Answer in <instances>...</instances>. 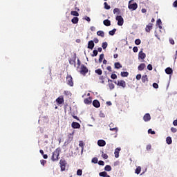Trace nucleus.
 Returning a JSON list of instances; mask_svg holds the SVG:
<instances>
[{
  "mask_svg": "<svg viewBox=\"0 0 177 177\" xmlns=\"http://www.w3.org/2000/svg\"><path fill=\"white\" fill-rule=\"evenodd\" d=\"M60 153H62V149L60 148H57L54 152H53V155L51 156V160L52 161H57L59 160Z\"/></svg>",
  "mask_w": 177,
  "mask_h": 177,
  "instance_id": "obj_1",
  "label": "nucleus"
},
{
  "mask_svg": "<svg viewBox=\"0 0 177 177\" xmlns=\"http://www.w3.org/2000/svg\"><path fill=\"white\" fill-rule=\"evenodd\" d=\"M133 0L129 1L128 8L130 10H136L138 9V3L136 2H133Z\"/></svg>",
  "mask_w": 177,
  "mask_h": 177,
  "instance_id": "obj_2",
  "label": "nucleus"
},
{
  "mask_svg": "<svg viewBox=\"0 0 177 177\" xmlns=\"http://www.w3.org/2000/svg\"><path fill=\"white\" fill-rule=\"evenodd\" d=\"M88 71H89V69H88L86 66L82 64L80 71V74H82V75H86V74H88Z\"/></svg>",
  "mask_w": 177,
  "mask_h": 177,
  "instance_id": "obj_3",
  "label": "nucleus"
},
{
  "mask_svg": "<svg viewBox=\"0 0 177 177\" xmlns=\"http://www.w3.org/2000/svg\"><path fill=\"white\" fill-rule=\"evenodd\" d=\"M115 20L118 21V26H124V18L121 15H117L115 17Z\"/></svg>",
  "mask_w": 177,
  "mask_h": 177,
  "instance_id": "obj_4",
  "label": "nucleus"
},
{
  "mask_svg": "<svg viewBox=\"0 0 177 177\" xmlns=\"http://www.w3.org/2000/svg\"><path fill=\"white\" fill-rule=\"evenodd\" d=\"M59 165L62 172H63V171H66V165H67V162L66 161V160L61 159L59 160Z\"/></svg>",
  "mask_w": 177,
  "mask_h": 177,
  "instance_id": "obj_5",
  "label": "nucleus"
},
{
  "mask_svg": "<svg viewBox=\"0 0 177 177\" xmlns=\"http://www.w3.org/2000/svg\"><path fill=\"white\" fill-rule=\"evenodd\" d=\"M66 84L69 85V86H74V82H73V77H71V75H67Z\"/></svg>",
  "mask_w": 177,
  "mask_h": 177,
  "instance_id": "obj_6",
  "label": "nucleus"
},
{
  "mask_svg": "<svg viewBox=\"0 0 177 177\" xmlns=\"http://www.w3.org/2000/svg\"><path fill=\"white\" fill-rule=\"evenodd\" d=\"M87 48L88 49H91V50H93L95 48V41H93V40L88 41Z\"/></svg>",
  "mask_w": 177,
  "mask_h": 177,
  "instance_id": "obj_7",
  "label": "nucleus"
},
{
  "mask_svg": "<svg viewBox=\"0 0 177 177\" xmlns=\"http://www.w3.org/2000/svg\"><path fill=\"white\" fill-rule=\"evenodd\" d=\"M71 127L73 129H80V128H81V124L77 122H73Z\"/></svg>",
  "mask_w": 177,
  "mask_h": 177,
  "instance_id": "obj_8",
  "label": "nucleus"
},
{
  "mask_svg": "<svg viewBox=\"0 0 177 177\" xmlns=\"http://www.w3.org/2000/svg\"><path fill=\"white\" fill-rule=\"evenodd\" d=\"M165 71L166 74H168V75H169V78L171 79V76L172 75V74H174V70H172L171 67H167L166 68Z\"/></svg>",
  "mask_w": 177,
  "mask_h": 177,
  "instance_id": "obj_9",
  "label": "nucleus"
},
{
  "mask_svg": "<svg viewBox=\"0 0 177 177\" xmlns=\"http://www.w3.org/2000/svg\"><path fill=\"white\" fill-rule=\"evenodd\" d=\"M97 145V146H99V147H104V146H106V140H98Z\"/></svg>",
  "mask_w": 177,
  "mask_h": 177,
  "instance_id": "obj_10",
  "label": "nucleus"
},
{
  "mask_svg": "<svg viewBox=\"0 0 177 177\" xmlns=\"http://www.w3.org/2000/svg\"><path fill=\"white\" fill-rule=\"evenodd\" d=\"M138 59H141V60H145V59H146V53H143V50H141L139 52Z\"/></svg>",
  "mask_w": 177,
  "mask_h": 177,
  "instance_id": "obj_11",
  "label": "nucleus"
},
{
  "mask_svg": "<svg viewBox=\"0 0 177 177\" xmlns=\"http://www.w3.org/2000/svg\"><path fill=\"white\" fill-rule=\"evenodd\" d=\"M118 86H122V88H125L127 86V83L124 80H118Z\"/></svg>",
  "mask_w": 177,
  "mask_h": 177,
  "instance_id": "obj_12",
  "label": "nucleus"
},
{
  "mask_svg": "<svg viewBox=\"0 0 177 177\" xmlns=\"http://www.w3.org/2000/svg\"><path fill=\"white\" fill-rule=\"evenodd\" d=\"M143 120L145 122H148V121H150V120H151V116L150 115V113H146L143 116Z\"/></svg>",
  "mask_w": 177,
  "mask_h": 177,
  "instance_id": "obj_13",
  "label": "nucleus"
},
{
  "mask_svg": "<svg viewBox=\"0 0 177 177\" xmlns=\"http://www.w3.org/2000/svg\"><path fill=\"white\" fill-rule=\"evenodd\" d=\"M93 106L95 107V109H99V107H100V102L97 100H94L93 101Z\"/></svg>",
  "mask_w": 177,
  "mask_h": 177,
  "instance_id": "obj_14",
  "label": "nucleus"
},
{
  "mask_svg": "<svg viewBox=\"0 0 177 177\" xmlns=\"http://www.w3.org/2000/svg\"><path fill=\"white\" fill-rule=\"evenodd\" d=\"M153 28V24L150 23L148 25H147L145 28L146 32H150L151 31V29Z\"/></svg>",
  "mask_w": 177,
  "mask_h": 177,
  "instance_id": "obj_15",
  "label": "nucleus"
},
{
  "mask_svg": "<svg viewBox=\"0 0 177 177\" xmlns=\"http://www.w3.org/2000/svg\"><path fill=\"white\" fill-rule=\"evenodd\" d=\"M120 151H121V148L120 147H118L115 149L114 154H115V158H118V157H120Z\"/></svg>",
  "mask_w": 177,
  "mask_h": 177,
  "instance_id": "obj_16",
  "label": "nucleus"
},
{
  "mask_svg": "<svg viewBox=\"0 0 177 177\" xmlns=\"http://www.w3.org/2000/svg\"><path fill=\"white\" fill-rule=\"evenodd\" d=\"M145 68H146V64L145 63H142L140 64L138 66V70L139 71H143V70H145Z\"/></svg>",
  "mask_w": 177,
  "mask_h": 177,
  "instance_id": "obj_17",
  "label": "nucleus"
},
{
  "mask_svg": "<svg viewBox=\"0 0 177 177\" xmlns=\"http://www.w3.org/2000/svg\"><path fill=\"white\" fill-rule=\"evenodd\" d=\"M104 26H106V27H110L111 26V21L109 19H105L103 21Z\"/></svg>",
  "mask_w": 177,
  "mask_h": 177,
  "instance_id": "obj_18",
  "label": "nucleus"
},
{
  "mask_svg": "<svg viewBox=\"0 0 177 177\" xmlns=\"http://www.w3.org/2000/svg\"><path fill=\"white\" fill-rule=\"evenodd\" d=\"M78 21H80V19L78 18V17H74L71 19V23H73V24H78Z\"/></svg>",
  "mask_w": 177,
  "mask_h": 177,
  "instance_id": "obj_19",
  "label": "nucleus"
},
{
  "mask_svg": "<svg viewBox=\"0 0 177 177\" xmlns=\"http://www.w3.org/2000/svg\"><path fill=\"white\" fill-rule=\"evenodd\" d=\"M56 102L58 104H63V103H64V98L59 97L56 99Z\"/></svg>",
  "mask_w": 177,
  "mask_h": 177,
  "instance_id": "obj_20",
  "label": "nucleus"
},
{
  "mask_svg": "<svg viewBox=\"0 0 177 177\" xmlns=\"http://www.w3.org/2000/svg\"><path fill=\"white\" fill-rule=\"evenodd\" d=\"M114 67L117 70H120V68H122V65H121V63H120V62H115L114 64Z\"/></svg>",
  "mask_w": 177,
  "mask_h": 177,
  "instance_id": "obj_21",
  "label": "nucleus"
},
{
  "mask_svg": "<svg viewBox=\"0 0 177 177\" xmlns=\"http://www.w3.org/2000/svg\"><path fill=\"white\" fill-rule=\"evenodd\" d=\"M166 143L167 145H172V138L171 136H168L166 138Z\"/></svg>",
  "mask_w": 177,
  "mask_h": 177,
  "instance_id": "obj_22",
  "label": "nucleus"
},
{
  "mask_svg": "<svg viewBox=\"0 0 177 177\" xmlns=\"http://www.w3.org/2000/svg\"><path fill=\"white\" fill-rule=\"evenodd\" d=\"M97 35H98V37H102V38H104V32L103 30H98L97 32Z\"/></svg>",
  "mask_w": 177,
  "mask_h": 177,
  "instance_id": "obj_23",
  "label": "nucleus"
},
{
  "mask_svg": "<svg viewBox=\"0 0 177 177\" xmlns=\"http://www.w3.org/2000/svg\"><path fill=\"white\" fill-rule=\"evenodd\" d=\"M112 168H111V166L109 165H106L105 167H104V171L105 172H110V171H111Z\"/></svg>",
  "mask_w": 177,
  "mask_h": 177,
  "instance_id": "obj_24",
  "label": "nucleus"
},
{
  "mask_svg": "<svg viewBox=\"0 0 177 177\" xmlns=\"http://www.w3.org/2000/svg\"><path fill=\"white\" fill-rule=\"evenodd\" d=\"M120 13H121V10H120V8H115L113 9V15H118H118H120Z\"/></svg>",
  "mask_w": 177,
  "mask_h": 177,
  "instance_id": "obj_25",
  "label": "nucleus"
},
{
  "mask_svg": "<svg viewBox=\"0 0 177 177\" xmlns=\"http://www.w3.org/2000/svg\"><path fill=\"white\" fill-rule=\"evenodd\" d=\"M104 8L106 10H110V9H111V6H110V5H109V3H107V2L104 3Z\"/></svg>",
  "mask_w": 177,
  "mask_h": 177,
  "instance_id": "obj_26",
  "label": "nucleus"
},
{
  "mask_svg": "<svg viewBox=\"0 0 177 177\" xmlns=\"http://www.w3.org/2000/svg\"><path fill=\"white\" fill-rule=\"evenodd\" d=\"M120 75L123 77H128V75H129V73H128L127 71H123L120 73Z\"/></svg>",
  "mask_w": 177,
  "mask_h": 177,
  "instance_id": "obj_27",
  "label": "nucleus"
},
{
  "mask_svg": "<svg viewBox=\"0 0 177 177\" xmlns=\"http://www.w3.org/2000/svg\"><path fill=\"white\" fill-rule=\"evenodd\" d=\"M95 74H97V75H102L103 74V71H102L100 68L96 69L95 71Z\"/></svg>",
  "mask_w": 177,
  "mask_h": 177,
  "instance_id": "obj_28",
  "label": "nucleus"
},
{
  "mask_svg": "<svg viewBox=\"0 0 177 177\" xmlns=\"http://www.w3.org/2000/svg\"><path fill=\"white\" fill-rule=\"evenodd\" d=\"M141 80H142V82H143L144 84L146 82V81H149L147 78V75H142L141 77Z\"/></svg>",
  "mask_w": 177,
  "mask_h": 177,
  "instance_id": "obj_29",
  "label": "nucleus"
},
{
  "mask_svg": "<svg viewBox=\"0 0 177 177\" xmlns=\"http://www.w3.org/2000/svg\"><path fill=\"white\" fill-rule=\"evenodd\" d=\"M117 31L116 28H113L112 30H110L109 32V35H111V37L114 36L115 35V32Z\"/></svg>",
  "mask_w": 177,
  "mask_h": 177,
  "instance_id": "obj_30",
  "label": "nucleus"
},
{
  "mask_svg": "<svg viewBox=\"0 0 177 177\" xmlns=\"http://www.w3.org/2000/svg\"><path fill=\"white\" fill-rule=\"evenodd\" d=\"M98 53H99L97 52V50L94 49V50H93V54H91V57H96V56H97Z\"/></svg>",
  "mask_w": 177,
  "mask_h": 177,
  "instance_id": "obj_31",
  "label": "nucleus"
},
{
  "mask_svg": "<svg viewBox=\"0 0 177 177\" xmlns=\"http://www.w3.org/2000/svg\"><path fill=\"white\" fill-rule=\"evenodd\" d=\"M84 102L85 104H91V103H92V100H91V97L86 98V99H84Z\"/></svg>",
  "mask_w": 177,
  "mask_h": 177,
  "instance_id": "obj_32",
  "label": "nucleus"
},
{
  "mask_svg": "<svg viewBox=\"0 0 177 177\" xmlns=\"http://www.w3.org/2000/svg\"><path fill=\"white\" fill-rule=\"evenodd\" d=\"M71 16H75V17H78V16H80V13L77 11H71Z\"/></svg>",
  "mask_w": 177,
  "mask_h": 177,
  "instance_id": "obj_33",
  "label": "nucleus"
},
{
  "mask_svg": "<svg viewBox=\"0 0 177 177\" xmlns=\"http://www.w3.org/2000/svg\"><path fill=\"white\" fill-rule=\"evenodd\" d=\"M106 175H107V171H101L99 173V176H101V177H106Z\"/></svg>",
  "mask_w": 177,
  "mask_h": 177,
  "instance_id": "obj_34",
  "label": "nucleus"
},
{
  "mask_svg": "<svg viewBox=\"0 0 177 177\" xmlns=\"http://www.w3.org/2000/svg\"><path fill=\"white\" fill-rule=\"evenodd\" d=\"M103 59H104V54H100V57L98 59L99 63H102V62H103Z\"/></svg>",
  "mask_w": 177,
  "mask_h": 177,
  "instance_id": "obj_35",
  "label": "nucleus"
},
{
  "mask_svg": "<svg viewBox=\"0 0 177 177\" xmlns=\"http://www.w3.org/2000/svg\"><path fill=\"white\" fill-rule=\"evenodd\" d=\"M140 171H142V167H140V166H139V167H138L136 169L135 173H136L137 175H139V174H140Z\"/></svg>",
  "mask_w": 177,
  "mask_h": 177,
  "instance_id": "obj_36",
  "label": "nucleus"
},
{
  "mask_svg": "<svg viewBox=\"0 0 177 177\" xmlns=\"http://www.w3.org/2000/svg\"><path fill=\"white\" fill-rule=\"evenodd\" d=\"M91 162L93 164H97L99 162V160H98L97 158L94 157V158H92Z\"/></svg>",
  "mask_w": 177,
  "mask_h": 177,
  "instance_id": "obj_37",
  "label": "nucleus"
},
{
  "mask_svg": "<svg viewBox=\"0 0 177 177\" xmlns=\"http://www.w3.org/2000/svg\"><path fill=\"white\" fill-rule=\"evenodd\" d=\"M76 60L73 59V58L69 59V64H71L72 66L74 65L75 66Z\"/></svg>",
  "mask_w": 177,
  "mask_h": 177,
  "instance_id": "obj_38",
  "label": "nucleus"
},
{
  "mask_svg": "<svg viewBox=\"0 0 177 177\" xmlns=\"http://www.w3.org/2000/svg\"><path fill=\"white\" fill-rule=\"evenodd\" d=\"M76 174L77 176H82V169H78Z\"/></svg>",
  "mask_w": 177,
  "mask_h": 177,
  "instance_id": "obj_39",
  "label": "nucleus"
},
{
  "mask_svg": "<svg viewBox=\"0 0 177 177\" xmlns=\"http://www.w3.org/2000/svg\"><path fill=\"white\" fill-rule=\"evenodd\" d=\"M108 46H109V44H107V42H106V41L103 42L102 44V49H106Z\"/></svg>",
  "mask_w": 177,
  "mask_h": 177,
  "instance_id": "obj_40",
  "label": "nucleus"
},
{
  "mask_svg": "<svg viewBox=\"0 0 177 177\" xmlns=\"http://www.w3.org/2000/svg\"><path fill=\"white\" fill-rule=\"evenodd\" d=\"M148 133L151 134V135H156V131H154L153 129H148Z\"/></svg>",
  "mask_w": 177,
  "mask_h": 177,
  "instance_id": "obj_41",
  "label": "nucleus"
},
{
  "mask_svg": "<svg viewBox=\"0 0 177 177\" xmlns=\"http://www.w3.org/2000/svg\"><path fill=\"white\" fill-rule=\"evenodd\" d=\"M73 139V134H70L68 137V140H67V143H71Z\"/></svg>",
  "mask_w": 177,
  "mask_h": 177,
  "instance_id": "obj_42",
  "label": "nucleus"
},
{
  "mask_svg": "<svg viewBox=\"0 0 177 177\" xmlns=\"http://www.w3.org/2000/svg\"><path fill=\"white\" fill-rule=\"evenodd\" d=\"M135 44H136V45H140V44H142V41L140 40V39H136L135 40Z\"/></svg>",
  "mask_w": 177,
  "mask_h": 177,
  "instance_id": "obj_43",
  "label": "nucleus"
},
{
  "mask_svg": "<svg viewBox=\"0 0 177 177\" xmlns=\"http://www.w3.org/2000/svg\"><path fill=\"white\" fill-rule=\"evenodd\" d=\"M104 78H106L104 76H100L99 77L100 81H101V84H104Z\"/></svg>",
  "mask_w": 177,
  "mask_h": 177,
  "instance_id": "obj_44",
  "label": "nucleus"
},
{
  "mask_svg": "<svg viewBox=\"0 0 177 177\" xmlns=\"http://www.w3.org/2000/svg\"><path fill=\"white\" fill-rule=\"evenodd\" d=\"M102 157L104 158V160H107V158H109V156L106 153H104L103 151Z\"/></svg>",
  "mask_w": 177,
  "mask_h": 177,
  "instance_id": "obj_45",
  "label": "nucleus"
},
{
  "mask_svg": "<svg viewBox=\"0 0 177 177\" xmlns=\"http://www.w3.org/2000/svg\"><path fill=\"white\" fill-rule=\"evenodd\" d=\"M111 80H117V75L115 73H112L111 75Z\"/></svg>",
  "mask_w": 177,
  "mask_h": 177,
  "instance_id": "obj_46",
  "label": "nucleus"
},
{
  "mask_svg": "<svg viewBox=\"0 0 177 177\" xmlns=\"http://www.w3.org/2000/svg\"><path fill=\"white\" fill-rule=\"evenodd\" d=\"M83 20H86V21H88V23H89L91 21V17H88V16H85L83 18Z\"/></svg>",
  "mask_w": 177,
  "mask_h": 177,
  "instance_id": "obj_47",
  "label": "nucleus"
},
{
  "mask_svg": "<svg viewBox=\"0 0 177 177\" xmlns=\"http://www.w3.org/2000/svg\"><path fill=\"white\" fill-rule=\"evenodd\" d=\"M147 68L149 70V71H151V70H153V65L151 64H148Z\"/></svg>",
  "mask_w": 177,
  "mask_h": 177,
  "instance_id": "obj_48",
  "label": "nucleus"
},
{
  "mask_svg": "<svg viewBox=\"0 0 177 177\" xmlns=\"http://www.w3.org/2000/svg\"><path fill=\"white\" fill-rule=\"evenodd\" d=\"M152 86L154 88V89H158V84L156 82L153 83Z\"/></svg>",
  "mask_w": 177,
  "mask_h": 177,
  "instance_id": "obj_49",
  "label": "nucleus"
},
{
  "mask_svg": "<svg viewBox=\"0 0 177 177\" xmlns=\"http://www.w3.org/2000/svg\"><path fill=\"white\" fill-rule=\"evenodd\" d=\"M156 24H157V26H161V24H162V21H161V19H158L156 21Z\"/></svg>",
  "mask_w": 177,
  "mask_h": 177,
  "instance_id": "obj_50",
  "label": "nucleus"
},
{
  "mask_svg": "<svg viewBox=\"0 0 177 177\" xmlns=\"http://www.w3.org/2000/svg\"><path fill=\"white\" fill-rule=\"evenodd\" d=\"M109 89H114L115 88V86H114V84L113 83H109Z\"/></svg>",
  "mask_w": 177,
  "mask_h": 177,
  "instance_id": "obj_51",
  "label": "nucleus"
},
{
  "mask_svg": "<svg viewBox=\"0 0 177 177\" xmlns=\"http://www.w3.org/2000/svg\"><path fill=\"white\" fill-rule=\"evenodd\" d=\"M64 95H66V96H71V92L68 91H64Z\"/></svg>",
  "mask_w": 177,
  "mask_h": 177,
  "instance_id": "obj_52",
  "label": "nucleus"
},
{
  "mask_svg": "<svg viewBox=\"0 0 177 177\" xmlns=\"http://www.w3.org/2000/svg\"><path fill=\"white\" fill-rule=\"evenodd\" d=\"M136 78L137 81H140V80L142 78V75L141 74H138L136 76Z\"/></svg>",
  "mask_w": 177,
  "mask_h": 177,
  "instance_id": "obj_53",
  "label": "nucleus"
},
{
  "mask_svg": "<svg viewBox=\"0 0 177 177\" xmlns=\"http://www.w3.org/2000/svg\"><path fill=\"white\" fill-rule=\"evenodd\" d=\"M97 164H98V165H101L103 167L104 165V161L99 160Z\"/></svg>",
  "mask_w": 177,
  "mask_h": 177,
  "instance_id": "obj_54",
  "label": "nucleus"
},
{
  "mask_svg": "<svg viewBox=\"0 0 177 177\" xmlns=\"http://www.w3.org/2000/svg\"><path fill=\"white\" fill-rule=\"evenodd\" d=\"M169 42H170L171 45H175V40H174V39L170 38Z\"/></svg>",
  "mask_w": 177,
  "mask_h": 177,
  "instance_id": "obj_55",
  "label": "nucleus"
},
{
  "mask_svg": "<svg viewBox=\"0 0 177 177\" xmlns=\"http://www.w3.org/2000/svg\"><path fill=\"white\" fill-rule=\"evenodd\" d=\"M138 50V46H134L133 48V52H134V53H137Z\"/></svg>",
  "mask_w": 177,
  "mask_h": 177,
  "instance_id": "obj_56",
  "label": "nucleus"
},
{
  "mask_svg": "<svg viewBox=\"0 0 177 177\" xmlns=\"http://www.w3.org/2000/svg\"><path fill=\"white\" fill-rule=\"evenodd\" d=\"M171 131L173 132V133H176L177 129L175 127H171Z\"/></svg>",
  "mask_w": 177,
  "mask_h": 177,
  "instance_id": "obj_57",
  "label": "nucleus"
},
{
  "mask_svg": "<svg viewBox=\"0 0 177 177\" xmlns=\"http://www.w3.org/2000/svg\"><path fill=\"white\" fill-rule=\"evenodd\" d=\"M80 147H82V149H84V142L80 141L79 143Z\"/></svg>",
  "mask_w": 177,
  "mask_h": 177,
  "instance_id": "obj_58",
  "label": "nucleus"
},
{
  "mask_svg": "<svg viewBox=\"0 0 177 177\" xmlns=\"http://www.w3.org/2000/svg\"><path fill=\"white\" fill-rule=\"evenodd\" d=\"M100 117L101 118H104V117H106V115H104V113H103L102 111L100 113Z\"/></svg>",
  "mask_w": 177,
  "mask_h": 177,
  "instance_id": "obj_59",
  "label": "nucleus"
},
{
  "mask_svg": "<svg viewBox=\"0 0 177 177\" xmlns=\"http://www.w3.org/2000/svg\"><path fill=\"white\" fill-rule=\"evenodd\" d=\"M40 162H41V164L43 166H44L45 164H46V160H40Z\"/></svg>",
  "mask_w": 177,
  "mask_h": 177,
  "instance_id": "obj_60",
  "label": "nucleus"
},
{
  "mask_svg": "<svg viewBox=\"0 0 177 177\" xmlns=\"http://www.w3.org/2000/svg\"><path fill=\"white\" fill-rule=\"evenodd\" d=\"M110 131H116V132H118V127L110 128Z\"/></svg>",
  "mask_w": 177,
  "mask_h": 177,
  "instance_id": "obj_61",
  "label": "nucleus"
},
{
  "mask_svg": "<svg viewBox=\"0 0 177 177\" xmlns=\"http://www.w3.org/2000/svg\"><path fill=\"white\" fill-rule=\"evenodd\" d=\"M173 6H174V8H177V0H176V1L173 3Z\"/></svg>",
  "mask_w": 177,
  "mask_h": 177,
  "instance_id": "obj_62",
  "label": "nucleus"
},
{
  "mask_svg": "<svg viewBox=\"0 0 177 177\" xmlns=\"http://www.w3.org/2000/svg\"><path fill=\"white\" fill-rule=\"evenodd\" d=\"M146 149L147 150H151V145H147Z\"/></svg>",
  "mask_w": 177,
  "mask_h": 177,
  "instance_id": "obj_63",
  "label": "nucleus"
},
{
  "mask_svg": "<svg viewBox=\"0 0 177 177\" xmlns=\"http://www.w3.org/2000/svg\"><path fill=\"white\" fill-rule=\"evenodd\" d=\"M173 125L174 127H177V120H175L173 121Z\"/></svg>",
  "mask_w": 177,
  "mask_h": 177,
  "instance_id": "obj_64",
  "label": "nucleus"
}]
</instances>
